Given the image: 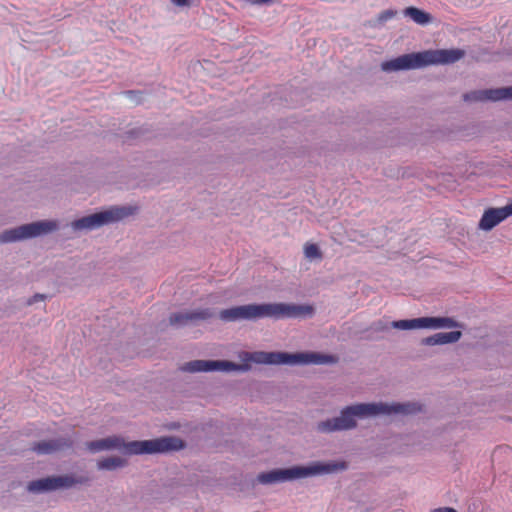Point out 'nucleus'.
Returning a JSON list of instances; mask_svg holds the SVG:
<instances>
[{
  "mask_svg": "<svg viewBox=\"0 0 512 512\" xmlns=\"http://www.w3.org/2000/svg\"><path fill=\"white\" fill-rule=\"evenodd\" d=\"M421 411V405L415 402L384 403L369 402L355 403L343 407L336 417L319 421L315 430L322 434L349 431L357 427V419H366L378 415H413Z\"/></svg>",
  "mask_w": 512,
  "mask_h": 512,
  "instance_id": "1",
  "label": "nucleus"
},
{
  "mask_svg": "<svg viewBox=\"0 0 512 512\" xmlns=\"http://www.w3.org/2000/svg\"><path fill=\"white\" fill-rule=\"evenodd\" d=\"M183 446V441L174 436L130 442H125L121 437L112 436L86 443V448L92 453L116 449L125 455L165 454L178 451Z\"/></svg>",
  "mask_w": 512,
  "mask_h": 512,
  "instance_id": "2",
  "label": "nucleus"
},
{
  "mask_svg": "<svg viewBox=\"0 0 512 512\" xmlns=\"http://www.w3.org/2000/svg\"><path fill=\"white\" fill-rule=\"evenodd\" d=\"M465 56L460 48L424 50L401 55L381 64L385 72L424 68L431 65L453 64Z\"/></svg>",
  "mask_w": 512,
  "mask_h": 512,
  "instance_id": "3",
  "label": "nucleus"
},
{
  "mask_svg": "<svg viewBox=\"0 0 512 512\" xmlns=\"http://www.w3.org/2000/svg\"><path fill=\"white\" fill-rule=\"evenodd\" d=\"M239 321L295 319L313 314L310 305L292 303H251L237 306Z\"/></svg>",
  "mask_w": 512,
  "mask_h": 512,
  "instance_id": "4",
  "label": "nucleus"
},
{
  "mask_svg": "<svg viewBox=\"0 0 512 512\" xmlns=\"http://www.w3.org/2000/svg\"><path fill=\"white\" fill-rule=\"evenodd\" d=\"M347 467L345 462L316 461L307 466H291L288 468H276L267 472L258 474L257 481L263 485L283 483L294 481L317 475H327L338 471L345 470Z\"/></svg>",
  "mask_w": 512,
  "mask_h": 512,
  "instance_id": "5",
  "label": "nucleus"
},
{
  "mask_svg": "<svg viewBox=\"0 0 512 512\" xmlns=\"http://www.w3.org/2000/svg\"><path fill=\"white\" fill-rule=\"evenodd\" d=\"M244 360L265 365H325L336 363V358L320 352H246Z\"/></svg>",
  "mask_w": 512,
  "mask_h": 512,
  "instance_id": "6",
  "label": "nucleus"
},
{
  "mask_svg": "<svg viewBox=\"0 0 512 512\" xmlns=\"http://www.w3.org/2000/svg\"><path fill=\"white\" fill-rule=\"evenodd\" d=\"M132 207L113 206L109 209L78 218L70 223L73 231H91L118 222L133 214Z\"/></svg>",
  "mask_w": 512,
  "mask_h": 512,
  "instance_id": "7",
  "label": "nucleus"
},
{
  "mask_svg": "<svg viewBox=\"0 0 512 512\" xmlns=\"http://www.w3.org/2000/svg\"><path fill=\"white\" fill-rule=\"evenodd\" d=\"M59 228L57 220H41L11 229L0 233V243H14L43 235L50 234Z\"/></svg>",
  "mask_w": 512,
  "mask_h": 512,
  "instance_id": "8",
  "label": "nucleus"
},
{
  "mask_svg": "<svg viewBox=\"0 0 512 512\" xmlns=\"http://www.w3.org/2000/svg\"><path fill=\"white\" fill-rule=\"evenodd\" d=\"M391 327L399 330L457 328L461 324L451 317H419L391 322Z\"/></svg>",
  "mask_w": 512,
  "mask_h": 512,
  "instance_id": "9",
  "label": "nucleus"
},
{
  "mask_svg": "<svg viewBox=\"0 0 512 512\" xmlns=\"http://www.w3.org/2000/svg\"><path fill=\"white\" fill-rule=\"evenodd\" d=\"M83 482L82 479H76L72 475L51 476L31 481L27 489L32 493H44L58 489H67Z\"/></svg>",
  "mask_w": 512,
  "mask_h": 512,
  "instance_id": "10",
  "label": "nucleus"
},
{
  "mask_svg": "<svg viewBox=\"0 0 512 512\" xmlns=\"http://www.w3.org/2000/svg\"><path fill=\"white\" fill-rule=\"evenodd\" d=\"M250 369L247 363H235L229 360H194V372H246Z\"/></svg>",
  "mask_w": 512,
  "mask_h": 512,
  "instance_id": "11",
  "label": "nucleus"
},
{
  "mask_svg": "<svg viewBox=\"0 0 512 512\" xmlns=\"http://www.w3.org/2000/svg\"><path fill=\"white\" fill-rule=\"evenodd\" d=\"M466 102L500 101L511 99L510 87L475 90L463 95Z\"/></svg>",
  "mask_w": 512,
  "mask_h": 512,
  "instance_id": "12",
  "label": "nucleus"
},
{
  "mask_svg": "<svg viewBox=\"0 0 512 512\" xmlns=\"http://www.w3.org/2000/svg\"><path fill=\"white\" fill-rule=\"evenodd\" d=\"M72 443L73 441L70 438L60 437L35 443L32 450L38 454L46 455L70 448Z\"/></svg>",
  "mask_w": 512,
  "mask_h": 512,
  "instance_id": "13",
  "label": "nucleus"
},
{
  "mask_svg": "<svg viewBox=\"0 0 512 512\" xmlns=\"http://www.w3.org/2000/svg\"><path fill=\"white\" fill-rule=\"evenodd\" d=\"M504 220H506V217L503 214L501 207H490L482 214L478 223V228L486 232L491 231Z\"/></svg>",
  "mask_w": 512,
  "mask_h": 512,
  "instance_id": "14",
  "label": "nucleus"
},
{
  "mask_svg": "<svg viewBox=\"0 0 512 512\" xmlns=\"http://www.w3.org/2000/svg\"><path fill=\"white\" fill-rule=\"evenodd\" d=\"M461 337V331L439 332L423 338L421 344L425 346L452 344L458 342Z\"/></svg>",
  "mask_w": 512,
  "mask_h": 512,
  "instance_id": "15",
  "label": "nucleus"
},
{
  "mask_svg": "<svg viewBox=\"0 0 512 512\" xmlns=\"http://www.w3.org/2000/svg\"><path fill=\"white\" fill-rule=\"evenodd\" d=\"M127 461L119 456L105 457L97 461L98 470L102 471H115L125 467Z\"/></svg>",
  "mask_w": 512,
  "mask_h": 512,
  "instance_id": "16",
  "label": "nucleus"
},
{
  "mask_svg": "<svg viewBox=\"0 0 512 512\" xmlns=\"http://www.w3.org/2000/svg\"><path fill=\"white\" fill-rule=\"evenodd\" d=\"M404 15L419 25H427L432 21L431 14L413 6L407 7L404 10Z\"/></svg>",
  "mask_w": 512,
  "mask_h": 512,
  "instance_id": "17",
  "label": "nucleus"
},
{
  "mask_svg": "<svg viewBox=\"0 0 512 512\" xmlns=\"http://www.w3.org/2000/svg\"><path fill=\"white\" fill-rule=\"evenodd\" d=\"M192 321L191 312H178L170 316V325L176 328H181L188 325Z\"/></svg>",
  "mask_w": 512,
  "mask_h": 512,
  "instance_id": "18",
  "label": "nucleus"
},
{
  "mask_svg": "<svg viewBox=\"0 0 512 512\" xmlns=\"http://www.w3.org/2000/svg\"><path fill=\"white\" fill-rule=\"evenodd\" d=\"M219 318L224 322L239 321L237 306H233V307L221 310L219 312Z\"/></svg>",
  "mask_w": 512,
  "mask_h": 512,
  "instance_id": "19",
  "label": "nucleus"
},
{
  "mask_svg": "<svg viewBox=\"0 0 512 512\" xmlns=\"http://www.w3.org/2000/svg\"><path fill=\"white\" fill-rule=\"evenodd\" d=\"M215 315L214 310L210 308L194 310V320H208L213 318Z\"/></svg>",
  "mask_w": 512,
  "mask_h": 512,
  "instance_id": "20",
  "label": "nucleus"
},
{
  "mask_svg": "<svg viewBox=\"0 0 512 512\" xmlns=\"http://www.w3.org/2000/svg\"><path fill=\"white\" fill-rule=\"evenodd\" d=\"M304 254L308 259H315L321 257V251L316 244H309L305 246Z\"/></svg>",
  "mask_w": 512,
  "mask_h": 512,
  "instance_id": "21",
  "label": "nucleus"
},
{
  "mask_svg": "<svg viewBox=\"0 0 512 512\" xmlns=\"http://www.w3.org/2000/svg\"><path fill=\"white\" fill-rule=\"evenodd\" d=\"M395 14H396V12H395V11H393V10H391V9H389V10H385V11L381 12V13L378 15L377 20H378V22H379L380 24H383V23H385L386 21H388V20L392 19V18L395 16Z\"/></svg>",
  "mask_w": 512,
  "mask_h": 512,
  "instance_id": "22",
  "label": "nucleus"
},
{
  "mask_svg": "<svg viewBox=\"0 0 512 512\" xmlns=\"http://www.w3.org/2000/svg\"><path fill=\"white\" fill-rule=\"evenodd\" d=\"M127 98H129L131 101L135 102L136 104L141 102L140 93L135 91H126L123 93Z\"/></svg>",
  "mask_w": 512,
  "mask_h": 512,
  "instance_id": "23",
  "label": "nucleus"
},
{
  "mask_svg": "<svg viewBox=\"0 0 512 512\" xmlns=\"http://www.w3.org/2000/svg\"><path fill=\"white\" fill-rule=\"evenodd\" d=\"M250 5L256 6H268L274 2V0H243Z\"/></svg>",
  "mask_w": 512,
  "mask_h": 512,
  "instance_id": "24",
  "label": "nucleus"
},
{
  "mask_svg": "<svg viewBox=\"0 0 512 512\" xmlns=\"http://www.w3.org/2000/svg\"><path fill=\"white\" fill-rule=\"evenodd\" d=\"M503 214L505 215L506 219L510 216H512V200L505 206L501 207Z\"/></svg>",
  "mask_w": 512,
  "mask_h": 512,
  "instance_id": "25",
  "label": "nucleus"
},
{
  "mask_svg": "<svg viewBox=\"0 0 512 512\" xmlns=\"http://www.w3.org/2000/svg\"><path fill=\"white\" fill-rule=\"evenodd\" d=\"M46 298L44 294H35L33 297H31L28 301V305H32L37 301H43Z\"/></svg>",
  "mask_w": 512,
  "mask_h": 512,
  "instance_id": "26",
  "label": "nucleus"
},
{
  "mask_svg": "<svg viewBox=\"0 0 512 512\" xmlns=\"http://www.w3.org/2000/svg\"><path fill=\"white\" fill-rule=\"evenodd\" d=\"M170 2L175 6L184 7L189 5L190 0H170Z\"/></svg>",
  "mask_w": 512,
  "mask_h": 512,
  "instance_id": "27",
  "label": "nucleus"
},
{
  "mask_svg": "<svg viewBox=\"0 0 512 512\" xmlns=\"http://www.w3.org/2000/svg\"><path fill=\"white\" fill-rule=\"evenodd\" d=\"M451 509H452L451 507H440V508L433 509L431 512H450Z\"/></svg>",
  "mask_w": 512,
  "mask_h": 512,
  "instance_id": "28",
  "label": "nucleus"
},
{
  "mask_svg": "<svg viewBox=\"0 0 512 512\" xmlns=\"http://www.w3.org/2000/svg\"><path fill=\"white\" fill-rule=\"evenodd\" d=\"M183 371L192 372V362H187L182 367Z\"/></svg>",
  "mask_w": 512,
  "mask_h": 512,
  "instance_id": "29",
  "label": "nucleus"
},
{
  "mask_svg": "<svg viewBox=\"0 0 512 512\" xmlns=\"http://www.w3.org/2000/svg\"><path fill=\"white\" fill-rule=\"evenodd\" d=\"M510 93H511V99H512V86H510Z\"/></svg>",
  "mask_w": 512,
  "mask_h": 512,
  "instance_id": "30",
  "label": "nucleus"
}]
</instances>
